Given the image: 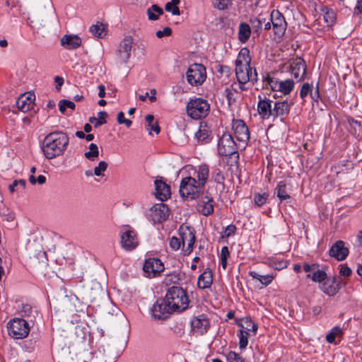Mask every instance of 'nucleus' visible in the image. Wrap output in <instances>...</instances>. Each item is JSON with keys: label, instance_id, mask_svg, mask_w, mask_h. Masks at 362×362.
<instances>
[{"label": "nucleus", "instance_id": "44", "mask_svg": "<svg viewBox=\"0 0 362 362\" xmlns=\"http://www.w3.org/2000/svg\"><path fill=\"white\" fill-rule=\"evenodd\" d=\"M180 0H171V1L168 2L165 6V9L168 12H170L174 16H180V11L177 6L180 4Z\"/></svg>", "mask_w": 362, "mask_h": 362}, {"label": "nucleus", "instance_id": "55", "mask_svg": "<svg viewBox=\"0 0 362 362\" xmlns=\"http://www.w3.org/2000/svg\"><path fill=\"white\" fill-rule=\"evenodd\" d=\"M117 122L119 124H124L127 127L132 125V121L124 118V114L122 112H119L117 114Z\"/></svg>", "mask_w": 362, "mask_h": 362}, {"label": "nucleus", "instance_id": "26", "mask_svg": "<svg viewBox=\"0 0 362 362\" xmlns=\"http://www.w3.org/2000/svg\"><path fill=\"white\" fill-rule=\"evenodd\" d=\"M81 39L75 35H66L61 39V45L68 49H76L81 45Z\"/></svg>", "mask_w": 362, "mask_h": 362}, {"label": "nucleus", "instance_id": "39", "mask_svg": "<svg viewBox=\"0 0 362 362\" xmlns=\"http://www.w3.org/2000/svg\"><path fill=\"white\" fill-rule=\"evenodd\" d=\"M26 182L25 180H16L8 186L11 193L21 192L25 187Z\"/></svg>", "mask_w": 362, "mask_h": 362}, {"label": "nucleus", "instance_id": "33", "mask_svg": "<svg viewBox=\"0 0 362 362\" xmlns=\"http://www.w3.org/2000/svg\"><path fill=\"white\" fill-rule=\"evenodd\" d=\"M249 274L253 279L258 280L265 286L269 285L275 278V275L272 274L262 275L255 271H250Z\"/></svg>", "mask_w": 362, "mask_h": 362}, {"label": "nucleus", "instance_id": "9", "mask_svg": "<svg viewBox=\"0 0 362 362\" xmlns=\"http://www.w3.org/2000/svg\"><path fill=\"white\" fill-rule=\"evenodd\" d=\"M179 236L181 239L183 252L186 255H189L193 250L196 240L194 230L187 226H181L179 228Z\"/></svg>", "mask_w": 362, "mask_h": 362}, {"label": "nucleus", "instance_id": "23", "mask_svg": "<svg viewBox=\"0 0 362 362\" xmlns=\"http://www.w3.org/2000/svg\"><path fill=\"white\" fill-rule=\"evenodd\" d=\"M30 262L33 269L41 272L48 266L47 254L44 251H39L36 255L30 257Z\"/></svg>", "mask_w": 362, "mask_h": 362}, {"label": "nucleus", "instance_id": "51", "mask_svg": "<svg viewBox=\"0 0 362 362\" xmlns=\"http://www.w3.org/2000/svg\"><path fill=\"white\" fill-rule=\"evenodd\" d=\"M245 326H243V328L249 332L252 331L253 334H255L257 330L258 326L257 324L253 322L251 319L247 318L245 321Z\"/></svg>", "mask_w": 362, "mask_h": 362}, {"label": "nucleus", "instance_id": "27", "mask_svg": "<svg viewBox=\"0 0 362 362\" xmlns=\"http://www.w3.org/2000/svg\"><path fill=\"white\" fill-rule=\"evenodd\" d=\"M271 101L269 100H259L257 105V111L262 119H268L273 117V109H272Z\"/></svg>", "mask_w": 362, "mask_h": 362}, {"label": "nucleus", "instance_id": "30", "mask_svg": "<svg viewBox=\"0 0 362 362\" xmlns=\"http://www.w3.org/2000/svg\"><path fill=\"white\" fill-rule=\"evenodd\" d=\"M211 132L206 123L201 122L199 130L195 133V136L199 141L208 142Z\"/></svg>", "mask_w": 362, "mask_h": 362}, {"label": "nucleus", "instance_id": "13", "mask_svg": "<svg viewBox=\"0 0 362 362\" xmlns=\"http://www.w3.org/2000/svg\"><path fill=\"white\" fill-rule=\"evenodd\" d=\"M133 45V39L132 37H124L118 46L117 51V60L120 64H127L130 58L131 52Z\"/></svg>", "mask_w": 362, "mask_h": 362}, {"label": "nucleus", "instance_id": "45", "mask_svg": "<svg viewBox=\"0 0 362 362\" xmlns=\"http://www.w3.org/2000/svg\"><path fill=\"white\" fill-rule=\"evenodd\" d=\"M107 167L108 163L106 161H100L98 165L93 169L94 175L98 177H103L105 175L104 173L107 169Z\"/></svg>", "mask_w": 362, "mask_h": 362}, {"label": "nucleus", "instance_id": "31", "mask_svg": "<svg viewBox=\"0 0 362 362\" xmlns=\"http://www.w3.org/2000/svg\"><path fill=\"white\" fill-rule=\"evenodd\" d=\"M197 177L198 179V180H197V182L202 188H204L209 178V166L206 165H202L199 166V168L197 171Z\"/></svg>", "mask_w": 362, "mask_h": 362}, {"label": "nucleus", "instance_id": "41", "mask_svg": "<svg viewBox=\"0 0 362 362\" xmlns=\"http://www.w3.org/2000/svg\"><path fill=\"white\" fill-rule=\"evenodd\" d=\"M89 151L84 153V156L89 160L94 161L99 156L98 147L95 144H90L88 147Z\"/></svg>", "mask_w": 362, "mask_h": 362}, {"label": "nucleus", "instance_id": "63", "mask_svg": "<svg viewBox=\"0 0 362 362\" xmlns=\"http://www.w3.org/2000/svg\"><path fill=\"white\" fill-rule=\"evenodd\" d=\"M340 274L344 276H349L351 274V270L349 267L344 266L341 268Z\"/></svg>", "mask_w": 362, "mask_h": 362}, {"label": "nucleus", "instance_id": "1", "mask_svg": "<svg viewBox=\"0 0 362 362\" xmlns=\"http://www.w3.org/2000/svg\"><path fill=\"white\" fill-rule=\"evenodd\" d=\"M89 344L88 329L76 325L74 332L66 337L64 346L56 351V359L58 362H115L125 346L123 345L121 349L114 351L109 344L103 345L91 352Z\"/></svg>", "mask_w": 362, "mask_h": 362}, {"label": "nucleus", "instance_id": "37", "mask_svg": "<svg viewBox=\"0 0 362 362\" xmlns=\"http://www.w3.org/2000/svg\"><path fill=\"white\" fill-rule=\"evenodd\" d=\"M146 13L149 20L156 21L158 19L159 16L163 14V10L158 5L153 4L147 9Z\"/></svg>", "mask_w": 362, "mask_h": 362}, {"label": "nucleus", "instance_id": "43", "mask_svg": "<svg viewBox=\"0 0 362 362\" xmlns=\"http://www.w3.org/2000/svg\"><path fill=\"white\" fill-rule=\"evenodd\" d=\"M342 335L341 329L337 326L332 329V330L327 334L326 340L328 343L330 344H337L335 342V339L338 337H341Z\"/></svg>", "mask_w": 362, "mask_h": 362}, {"label": "nucleus", "instance_id": "14", "mask_svg": "<svg viewBox=\"0 0 362 362\" xmlns=\"http://www.w3.org/2000/svg\"><path fill=\"white\" fill-rule=\"evenodd\" d=\"M289 71L298 82L304 80L306 74V64L300 57L293 59L290 62Z\"/></svg>", "mask_w": 362, "mask_h": 362}, {"label": "nucleus", "instance_id": "49", "mask_svg": "<svg viewBox=\"0 0 362 362\" xmlns=\"http://www.w3.org/2000/svg\"><path fill=\"white\" fill-rule=\"evenodd\" d=\"M226 357L227 362H245V359L235 351H229L226 354Z\"/></svg>", "mask_w": 362, "mask_h": 362}, {"label": "nucleus", "instance_id": "25", "mask_svg": "<svg viewBox=\"0 0 362 362\" xmlns=\"http://www.w3.org/2000/svg\"><path fill=\"white\" fill-rule=\"evenodd\" d=\"M35 95L33 94L22 95L16 101V105L19 110L23 112L29 111L33 105Z\"/></svg>", "mask_w": 362, "mask_h": 362}, {"label": "nucleus", "instance_id": "19", "mask_svg": "<svg viewBox=\"0 0 362 362\" xmlns=\"http://www.w3.org/2000/svg\"><path fill=\"white\" fill-rule=\"evenodd\" d=\"M275 34L281 35L286 28V22L284 16L279 11H273L270 15Z\"/></svg>", "mask_w": 362, "mask_h": 362}, {"label": "nucleus", "instance_id": "8", "mask_svg": "<svg viewBox=\"0 0 362 362\" xmlns=\"http://www.w3.org/2000/svg\"><path fill=\"white\" fill-rule=\"evenodd\" d=\"M235 74L241 90H247L245 84L247 82L254 83L257 81V74L255 69L252 71L250 65L235 66Z\"/></svg>", "mask_w": 362, "mask_h": 362}, {"label": "nucleus", "instance_id": "21", "mask_svg": "<svg viewBox=\"0 0 362 362\" xmlns=\"http://www.w3.org/2000/svg\"><path fill=\"white\" fill-rule=\"evenodd\" d=\"M214 201L211 196L206 195L199 201L197 211L204 216H208L214 212Z\"/></svg>", "mask_w": 362, "mask_h": 362}, {"label": "nucleus", "instance_id": "38", "mask_svg": "<svg viewBox=\"0 0 362 362\" xmlns=\"http://www.w3.org/2000/svg\"><path fill=\"white\" fill-rule=\"evenodd\" d=\"M250 28L247 23H240L239 27V40L242 42H245L250 35Z\"/></svg>", "mask_w": 362, "mask_h": 362}, {"label": "nucleus", "instance_id": "22", "mask_svg": "<svg viewBox=\"0 0 362 362\" xmlns=\"http://www.w3.org/2000/svg\"><path fill=\"white\" fill-rule=\"evenodd\" d=\"M349 255L348 248L344 247L342 240L337 241L329 250V255L339 261L344 260Z\"/></svg>", "mask_w": 362, "mask_h": 362}, {"label": "nucleus", "instance_id": "57", "mask_svg": "<svg viewBox=\"0 0 362 362\" xmlns=\"http://www.w3.org/2000/svg\"><path fill=\"white\" fill-rule=\"evenodd\" d=\"M225 95L227 98L228 105H231V104L235 101V98H234V93L231 90L226 88L225 90Z\"/></svg>", "mask_w": 362, "mask_h": 362}, {"label": "nucleus", "instance_id": "6", "mask_svg": "<svg viewBox=\"0 0 362 362\" xmlns=\"http://www.w3.org/2000/svg\"><path fill=\"white\" fill-rule=\"evenodd\" d=\"M194 177L188 176L182 179L180 185V196L185 199H195L202 190Z\"/></svg>", "mask_w": 362, "mask_h": 362}, {"label": "nucleus", "instance_id": "50", "mask_svg": "<svg viewBox=\"0 0 362 362\" xmlns=\"http://www.w3.org/2000/svg\"><path fill=\"white\" fill-rule=\"evenodd\" d=\"M269 194L267 193H262V194H256L254 197V201L255 203L258 206H261L264 205L267 199H268Z\"/></svg>", "mask_w": 362, "mask_h": 362}, {"label": "nucleus", "instance_id": "35", "mask_svg": "<svg viewBox=\"0 0 362 362\" xmlns=\"http://www.w3.org/2000/svg\"><path fill=\"white\" fill-rule=\"evenodd\" d=\"M322 290L329 296H334L339 290V285L333 281L327 279L322 285Z\"/></svg>", "mask_w": 362, "mask_h": 362}, {"label": "nucleus", "instance_id": "2", "mask_svg": "<svg viewBox=\"0 0 362 362\" xmlns=\"http://www.w3.org/2000/svg\"><path fill=\"white\" fill-rule=\"evenodd\" d=\"M69 139L63 132H53L47 134L43 141L42 151L47 159L62 156L66 151Z\"/></svg>", "mask_w": 362, "mask_h": 362}, {"label": "nucleus", "instance_id": "20", "mask_svg": "<svg viewBox=\"0 0 362 362\" xmlns=\"http://www.w3.org/2000/svg\"><path fill=\"white\" fill-rule=\"evenodd\" d=\"M155 185V196L159 200L163 202L170 197V187L162 179H156L154 181Z\"/></svg>", "mask_w": 362, "mask_h": 362}, {"label": "nucleus", "instance_id": "64", "mask_svg": "<svg viewBox=\"0 0 362 362\" xmlns=\"http://www.w3.org/2000/svg\"><path fill=\"white\" fill-rule=\"evenodd\" d=\"M1 217L3 221H6L7 222L12 221L14 218V215L12 213L8 214H1Z\"/></svg>", "mask_w": 362, "mask_h": 362}, {"label": "nucleus", "instance_id": "52", "mask_svg": "<svg viewBox=\"0 0 362 362\" xmlns=\"http://www.w3.org/2000/svg\"><path fill=\"white\" fill-rule=\"evenodd\" d=\"M230 0H213L214 6L218 10H225L228 8Z\"/></svg>", "mask_w": 362, "mask_h": 362}, {"label": "nucleus", "instance_id": "24", "mask_svg": "<svg viewBox=\"0 0 362 362\" xmlns=\"http://www.w3.org/2000/svg\"><path fill=\"white\" fill-rule=\"evenodd\" d=\"M191 326L194 332L202 334L207 332L210 324L208 318L205 315H200L192 320Z\"/></svg>", "mask_w": 362, "mask_h": 362}, {"label": "nucleus", "instance_id": "47", "mask_svg": "<svg viewBox=\"0 0 362 362\" xmlns=\"http://www.w3.org/2000/svg\"><path fill=\"white\" fill-rule=\"evenodd\" d=\"M249 332L245 329H240L239 334V347L244 349L248 344Z\"/></svg>", "mask_w": 362, "mask_h": 362}, {"label": "nucleus", "instance_id": "40", "mask_svg": "<svg viewBox=\"0 0 362 362\" xmlns=\"http://www.w3.org/2000/svg\"><path fill=\"white\" fill-rule=\"evenodd\" d=\"M323 11V18L324 21L327 23V27L332 26L336 21V14L334 11L332 9L324 8Z\"/></svg>", "mask_w": 362, "mask_h": 362}, {"label": "nucleus", "instance_id": "5", "mask_svg": "<svg viewBox=\"0 0 362 362\" xmlns=\"http://www.w3.org/2000/svg\"><path fill=\"white\" fill-rule=\"evenodd\" d=\"M210 105L202 98L192 99L187 105V115L194 119H199L208 115Z\"/></svg>", "mask_w": 362, "mask_h": 362}, {"label": "nucleus", "instance_id": "54", "mask_svg": "<svg viewBox=\"0 0 362 362\" xmlns=\"http://www.w3.org/2000/svg\"><path fill=\"white\" fill-rule=\"evenodd\" d=\"M311 86L308 83H305L303 84L302 88L300 91V96L301 98H305L308 93H311Z\"/></svg>", "mask_w": 362, "mask_h": 362}, {"label": "nucleus", "instance_id": "36", "mask_svg": "<svg viewBox=\"0 0 362 362\" xmlns=\"http://www.w3.org/2000/svg\"><path fill=\"white\" fill-rule=\"evenodd\" d=\"M49 14L40 15L37 16L35 19V23L39 25V27H44L45 25L48 24L50 20L54 17V12L52 6H49L48 9Z\"/></svg>", "mask_w": 362, "mask_h": 362}, {"label": "nucleus", "instance_id": "7", "mask_svg": "<svg viewBox=\"0 0 362 362\" xmlns=\"http://www.w3.org/2000/svg\"><path fill=\"white\" fill-rule=\"evenodd\" d=\"M8 333L14 339H24L30 332V326L26 320L15 318L7 324Z\"/></svg>", "mask_w": 362, "mask_h": 362}, {"label": "nucleus", "instance_id": "29", "mask_svg": "<svg viewBox=\"0 0 362 362\" xmlns=\"http://www.w3.org/2000/svg\"><path fill=\"white\" fill-rule=\"evenodd\" d=\"M213 281L212 272L210 270H206L198 278L197 285L199 288L204 289L210 287Z\"/></svg>", "mask_w": 362, "mask_h": 362}, {"label": "nucleus", "instance_id": "11", "mask_svg": "<svg viewBox=\"0 0 362 362\" xmlns=\"http://www.w3.org/2000/svg\"><path fill=\"white\" fill-rule=\"evenodd\" d=\"M265 83L273 91H279L284 95L289 94L294 87V82L291 79L281 81L275 78L267 77L265 79Z\"/></svg>", "mask_w": 362, "mask_h": 362}, {"label": "nucleus", "instance_id": "58", "mask_svg": "<svg viewBox=\"0 0 362 362\" xmlns=\"http://www.w3.org/2000/svg\"><path fill=\"white\" fill-rule=\"evenodd\" d=\"M107 117V113L103 111L99 112L98 113V119L97 125H103L106 123V118Z\"/></svg>", "mask_w": 362, "mask_h": 362}, {"label": "nucleus", "instance_id": "48", "mask_svg": "<svg viewBox=\"0 0 362 362\" xmlns=\"http://www.w3.org/2000/svg\"><path fill=\"white\" fill-rule=\"evenodd\" d=\"M75 107L74 103L68 100H62L59 103V110L62 114L65 112L66 107L74 110Z\"/></svg>", "mask_w": 362, "mask_h": 362}, {"label": "nucleus", "instance_id": "15", "mask_svg": "<svg viewBox=\"0 0 362 362\" xmlns=\"http://www.w3.org/2000/svg\"><path fill=\"white\" fill-rule=\"evenodd\" d=\"M121 245L125 250L131 251L139 245L138 237L135 231L127 230L121 233Z\"/></svg>", "mask_w": 362, "mask_h": 362}, {"label": "nucleus", "instance_id": "16", "mask_svg": "<svg viewBox=\"0 0 362 362\" xmlns=\"http://www.w3.org/2000/svg\"><path fill=\"white\" fill-rule=\"evenodd\" d=\"M169 209L166 204L159 203L154 204L149 209V216L154 222L161 223L165 221L169 214Z\"/></svg>", "mask_w": 362, "mask_h": 362}, {"label": "nucleus", "instance_id": "3", "mask_svg": "<svg viewBox=\"0 0 362 362\" xmlns=\"http://www.w3.org/2000/svg\"><path fill=\"white\" fill-rule=\"evenodd\" d=\"M165 297L174 312L182 313L189 307V300L187 292L180 286L170 287Z\"/></svg>", "mask_w": 362, "mask_h": 362}, {"label": "nucleus", "instance_id": "32", "mask_svg": "<svg viewBox=\"0 0 362 362\" xmlns=\"http://www.w3.org/2000/svg\"><path fill=\"white\" fill-rule=\"evenodd\" d=\"M251 58L250 52L247 48L242 49L235 61V66H243L250 65Z\"/></svg>", "mask_w": 362, "mask_h": 362}, {"label": "nucleus", "instance_id": "62", "mask_svg": "<svg viewBox=\"0 0 362 362\" xmlns=\"http://www.w3.org/2000/svg\"><path fill=\"white\" fill-rule=\"evenodd\" d=\"M347 121H348V123L349 124V125L352 128H354L355 130H356L357 128H359L360 126H361L360 122L356 121V120H355L353 118H348Z\"/></svg>", "mask_w": 362, "mask_h": 362}, {"label": "nucleus", "instance_id": "18", "mask_svg": "<svg viewBox=\"0 0 362 362\" xmlns=\"http://www.w3.org/2000/svg\"><path fill=\"white\" fill-rule=\"evenodd\" d=\"M164 269L163 262L157 258H149L145 261L144 271L149 276H156Z\"/></svg>", "mask_w": 362, "mask_h": 362}, {"label": "nucleus", "instance_id": "56", "mask_svg": "<svg viewBox=\"0 0 362 362\" xmlns=\"http://www.w3.org/2000/svg\"><path fill=\"white\" fill-rule=\"evenodd\" d=\"M172 34V30L169 27H165L162 30H158L156 33V35L158 38H161L165 36H170Z\"/></svg>", "mask_w": 362, "mask_h": 362}, {"label": "nucleus", "instance_id": "34", "mask_svg": "<svg viewBox=\"0 0 362 362\" xmlns=\"http://www.w3.org/2000/svg\"><path fill=\"white\" fill-rule=\"evenodd\" d=\"M274 194L281 202L290 199V194L287 191V185L285 181H281L274 189Z\"/></svg>", "mask_w": 362, "mask_h": 362}, {"label": "nucleus", "instance_id": "10", "mask_svg": "<svg viewBox=\"0 0 362 362\" xmlns=\"http://www.w3.org/2000/svg\"><path fill=\"white\" fill-rule=\"evenodd\" d=\"M206 77V69L203 65L199 64L191 65L186 73L187 81L192 86L202 84Z\"/></svg>", "mask_w": 362, "mask_h": 362}, {"label": "nucleus", "instance_id": "60", "mask_svg": "<svg viewBox=\"0 0 362 362\" xmlns=\"http://www.w3.org/2000/svg\"><path fill=\"white\" fill-rule=\"evenodd\" d=\"M149 132V134H151L152 132H155L156 134L160 132V127L157 122H153L151 125L148 126L147 129Z\"/></svg>", "mask_w": 362, "mask_h": 362}, {"label": "nucleus", "instance_id": "46", "mask_svg": "<svg viewBox=\"0 0 362 362\" xmlns=\"http://www.w3.org/2000/svg\"><path fill=\"white\" fill-rule=\"evenodd\" d=\"M307 277L311 278L312 280L315 282H325L327 279V274L324 271L317 270L314 272L312 276L310 274H308Z\"/></svg>", "mask_w": 362, "mask_h": 362}, {"label": "nucleus", "instance_id": "42", "mask_svg": "<svg viewBox=\"0 0 362 362\" xmlns=\"http://www.w3.org/2000/svg\"><path fill=\"white\" fill-rule=\"evenodd\" d=\"M90 32L93 35L99 38H103L106 35L105 25L103 23H99L92 25L90 28Z\"/></svg>", "mask_w": 362, "mask_h": 362}, {"label": "nucleus", "instance_id": "4", "mask_svg": "<svg viewBox=\"0 0 362 362\" xmlns=\"http://www.w3.org/2000/svg\"><path fill=\"white\" fill-rule=\"evenodd\" d=\"M242 148L240 144H236L233 137L229 133H224L218 140V151L222 156H233L238 160L239 154L238 148Z\"/></svg>", "mask_w": 362, "mask_h": 362}, {"label": "nucleus", "instance_id": "17", "mask_svg": "<svg viewBox=\"0 0 362 362\" xmlns=\"http://www.w3.org/2000/svg\"><path fill=\"white\" fill-rule=\"evenodd\" d=\"M233 127L236 139L240 143H242L241 146L244 148L250 139V133L247 127L243 120H237L233 123Z\"/></svg>", "mask_w": 362, "mask_h": 362}, {"label": "nucleus", "instance_id": "53", "mask_svg": "<svg viewBox=\"0 0 362 362\" xmlns=\"http://www.w3.org/2000/svg\"><path fill=\"white\" fill-rule=\"evenodd\" d=\"M181 246H182V242H181V239H180V237H173L170 238V247L174 250H179Z\"/></svg>", "mask_w": 362, "mask_h": 362}, {"label": "nucleus", "instance_id": "28", "mask_svg": "<svg viewBox=\"0 0 362 362\" xmlns=\"http://www.w3.org/2000/svg\"><path fill=\"white\" fill-rule=\"evenodd\" d=\"M291 105L292 103H289L288 101L276 102L272 112L273 117L288 115Z\"/></svg>", "mask_w": 362, "mask_h": 362}, {"label": "nucleus", "instance_id": "59", "mask_svg": "<svg viewBox=\"0 0 362 362\" xmlns=\"http://www.w3.org/2000/svg\"><path fill=\"white\" fill-rule=\"evenodd\" d=\"M214 181L217 183H222L224 180V177L221 173V171L218 169H216L214 173Z\"/></svg>", "mask_w": 362, "mask_h": 362}, {"label": "nucleus", "instance_id": "12", "mask_svg": "<svg viewBox=\"0 0 362 362\" xmlns=\"http://www.w3.org/2000/svg\"><path fill=\"white\" fill-rule=\"evenodd\" d=\"M173 312L165 297L157 300L151 309L152 316L157 320H165Z\"/></svg>", "mask_w": 362, "mask_h": 362}, {"label": "nucleus", "instance_id": "61", "mask_svg": "<svg viewBox=\"0 0 362 362\" xmlns=\"http://www.w3.org/2000/svg\"><path fill=\"white\" fill-rule=\"evenodd\" d=\"M263 20L264 19L257 18L252 20L251 23H252V27L254 28H255L256 30H258V29L261 28L262 23H263Z\"/></svg>", "mask_w": 362, "mask_h": 362}]
</instances>
